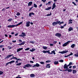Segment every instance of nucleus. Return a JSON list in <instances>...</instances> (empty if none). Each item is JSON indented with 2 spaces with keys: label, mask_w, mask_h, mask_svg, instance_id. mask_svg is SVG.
<instances>
[{
  "label": "nucleus",
  "mask_w": 78,
  "mask_h": 78,
  "mask_svg": "<svg viewBox=\"0 0 78 78\" xmlns=\"http://www.w3.org/2000/svg\"><path fill=\"white\" fill-rule=\"evenodd\" d=\"M32 4H33V2H29L28 4V6H30L32 5Z\"/></svg>",
  "instance_id": "nucleus-7"
},
{
  "label": "nucleus",
  "mask_w": 78,
  "mask_h": 78,
  "mask_svg": "<svg viewBox=\"0 0 78 78\" xmlns=\"http://www.w3.org/2000/svg\"><path fill=\"white\" fill-rule=\"evenodd\" d=\"M46 0H42L41 2H43V3H45L46 2Z\"/></svg>",
  "instance_id": "nucleus-40"
},
{
  "label": "nucleus",
  "mask_w": 78,
  "mask_h": 78,
  "mask_svg": "<svg viewBox=\"0 0 78 78\" xmlns=\"http://www.w3.org/2000/svg\"><path fill=\"white\" fill-rule=\"evenodd\" d=\"M73 69H75V68H76V66H73Z\"/></svg>",
  "instance_id": "nucleus-57"
},
{
  "label": "nucleus",
  "mask_w": 78,
  "mask_h": 78,
  "mask_svg": "<svg viewBox=\"0 0 78 78\" xmlns=\"http://www.w3.org/2000/svg\"><path fill=\"white\" fill-rule=\"evenodd\" d=\"M31 13L32 15H34V13L33 12H30Z\"/></svg>",
  "instance_id": "nucleus-59"
},
{
  "label": "nucleus",
  "mask_w": 78,
  "mask_h": 78,
  "mask_svg": "<svg viewBox=\"0 0 78 78\" xmlns=\"http://www.w3.org/2000/svg\"><path fill=\"white\" fill-rule=\"evenodd\" d=\"M73 21V20H70L69 21V22H72Z\"/></svg>",
  "instance_id": "nucleus-60"
},
{
  "label": "nucleus",
  "mask_w": 78,
  "mask_h": 78,
  "mask_svg": "<svg viewBox=\"0 0 78 78\" xmlns=\"http://www.w3.org/2000/svg\"><path fill=\"white\" fill-rule=\"evenodd\" d=\"M26 26L27 27H29L30 26V22L27 21L26 23Z\"/></svg>",
  "instance_id": "nucleus-2"
},
{
  "label": "nucleus",
  "mask_w": 78,
  "mask_h": 78,
  "mask_svg": "<svg viewBox=\"0 0 78 78\" xmlns=\"http://www.w3.org/2000/svg\"><path fill=\"white\" fill-rule=\"evenodd\" d=\"M25 44V41H23L22 43H21L19 44V45H24Z\"/></svg>",
  "instance_id": "nucleus-17"
},
{
  "label": "nucleus",
  "mask_w": 78,
  "mask_h": 78,
  "mask_svg": "<svg viewBox=\"0 0 78 78\" xmlns=\"http://www.w3.org/2000/svg\"><path fill=\"white\" fill-rule=\"evenodd\" d=\"M67 52V51H62L59 52V53H61V54H64V53H66Z\"/></svg>",
  "instance_id": "nucleus-6"
},
{
  "label": "nucleus",
  "mask_w": 78,
  "mask_h": 78,
  "mask_svg": "<svg viewBox=\"0 0 78 78\" xmlns=\"http://www.w3.org/2000/svg\"><path fill=\"white\" fill-rule=\"evenodd\" d=\"M30 63H34V62L33 61H30Z\"/></svg>",
  "instance_id": "nucleus-58"
},
{
  "label": "nucleus",
  "mask_w": 78,
  "mask_h": 78,
  "mask_svg": "<svg viewBox=\"0 0 78 78\" xmlns=\"http://www.w3.org/2000/svg\"><path fill=\"white\" fill-rule=\"evenodd\" d=\"M77 72V71L76 70H73V73H76Z\"/></svg>",
  "instance_id": "nucleus-22"
},
{
  "label": "nucleus",
  "mask_w": 78,
  "mask_h": 78,
  "mask_svg": "<svg viewBox=\"0 0 78 78\" xmlns=\"http://www.w3.org/2000/svg\"><path fill=\"white\" fill-rule=\"evenodd\" d=\"M19 36L20 37H23V35H22V34L20 35Z\"/></svg>",
  "instance_id": "nucleus-48"
},
{
  "label": "nucleus",
  "mask_w": 78,
  "mask_h": 78,
  "mask_svg": "<svg viewBox=\"0 0 78 78\" xmlns=\"http://www.w3.org/2000/svg\"><path fill=\"white\" fill-rule=\"evenodd\" d=\"M51 9V7H50L45 9V10H49V9Z\"/></svg>",
  "instance_id": "nucleus-14"
},
{
  "label": "nucleus",
  "mask_w": 78,
  "mask_h": 78,
  "mask_svg": "<svg viewBox=\"0 0 78 78\" xmlns=\"http://www.w3.org/2000/svg\"><path fill=\"white\" fill-rule=\"evenodd\" d=\"M50 50L47 51V53H49V54H51V55H53V53H50Z\"/></svg>",
  "instance_id": "nucleus-23"
},
{
  "label": "nucleus",
  "mask_w": 78,
  "mask_h": 78,
  "mask_svg": "<svg viewBox=\"0 0 78 78\" xmlns=\"http://www.w3.org/2000/svg\"><path fill=\"white\" fill-rule=\"evenodd\" d=\"M58 23L59 25H61V22H60V21H59L58 22Z\"/></svg>",
  "instance_id": "nucleus-39"
},
{
  "label": "nucleus",
  "mask_w": 78,
  "mask_h": 78,
  "mask_svg": "<svg viewBox=\"0 0 78 78\" xmlns=\"http://www.w3.org/2000/svg\"><path fill=\"white\" fill-rule=\"evenodd\" d=\"M42 52L44 53H47V51H42Z\"/></svg>",
  "instance_id": "nucleus-32"
},
{
  "label": "nucleus",
  "mask_w": 78,
  "mask_h": 78,
  "mask_svg": "<svg viewBox=\"0 0 78 78\" xmlns=\"http://www.w3.org/2000/svg\"><path fill=\"white\" fill-rule=\"evenodd\" d=\"M14 59H16V60H17V57H15V58H14Z\"/></svg>",
  "instance_id": "nucleus-54"
},
{
  "label": "nucleus",
  "mask_w": 78,
  "mask_h": 78,
  "mask_svg": "<svg viewBox=\"0 0 78 78\" xmlns=\"http://www.w3.org/2000/svg\"><path fill=\"white\" fill-rule=\"evenodd\" d=\"M22 50H23V48L18 49L17 52H19V51H20Z\"/></svg>",
  "instance_id": "nucleus-15"
},
{
  "label": "nucleus",
  "mask_w": 78,
  "mask_h": 78,
  "mask_svg": "<svg viewBox=\"0 0 78 78\" xmlns=\"http://www.w3.org/2000/svg\"><path fill=\"white\" fill-rule=\"evenodd\" d=\"M72 23H73L72 22H69L68 23H69V24H72Z\"/></svg>",
  "instance_id": "nucleus-55"
},
{
  "label": "nucleus",
  "mask_w": 78,
  "mask_h": 78,
  "mask_svg": "<svg viewBox=\"0 0 78 78\" xmlns=\"http://www.w3.org/2000/svg\"><path fill=\"white\" fill-rule=\"evenodd\" d=\"M76 45L75 44H73L72 45H71V48H74V47H75Z\"/></svg>",
  "instance_id": "nucleus-19"
},
{
  "label": "nucleus",
  "mask_w": 78,
  "mask_h": 78,
  "mask_svg": "<svg viewBox=\"0 0 78 78\" xmlns=\"http://www.w3.org/2000/svg\"><path fill=\"white\" fill-rule=\"evenodd\" d=\"M36 50V49L34 48H32V50H30V51H32V52H33L34 51H35Z\"/></svg>",
  "instance_id": "nucleus-24"
},
{
  "label": "nucleus",
  "mask_w": 78,
  "mask_h": 78,
  "mask_svg": "<svg viewBox=\"0 0 78 78\" xmlns=\"http://www.w3.org/2000/svg\"><path fill=\"white\" fill-rule=\"evenodd\" d=\"M67 71L69 72H72V69H69L67 70Z\"/></svg>",
  "instance_id": "nucleus-29"
},
{
  "label": "nucleus",
  "mask_w": 78,
  "mask_h": 78,
  "mask_svg": "<svg viewBox=\"0 0 78 78\" xmlns=\"http://www.w3.org/2000/svg\"><path fill=\"white\" fill-rule=\"evenodd\" d=\"M16 16H20V13L19 12H18V13L16 14Z\"/></svg>",
  "instance_id": "nucleus-30"
},
{
  "label": "nucleus",
  "mask_w": 78,
  "mask_h": 78,
  "mask_svg": "<svg viewBox=\"0 0 78 78\" xmlns=\"http://www.w3.org/2000/svg\"><path fill=\"white\" fill-rule=\"evenodd\" d=\"M72 30H73V28L72 27H70L68 29L69 31H71Z\"/></svg>",
  "instance_id": "nucleus-16"
},
{
  "label": "nucleus",
  "mask_w": 78,
  "mask_h": 78,
  "mask_svg": "<svg viewBox=\"0 0 78 78\" xmlns=\"http://www.w3.org/2000/svg\"><path fill=\"white\" fill-rule=\"evenodd\" d=\"M69 65L70 66H71V65H72V62H69Z\"/></svg>",
  "instance_id": "nucleus-47"
},
{
  "label": "nucleus",
  "mask_w": 78,
  "mask_h": 78,
  "mask_svg": "<svg viewBox=\"0 0 78 78\" xmlns=\"http://www.w3.org/2000/svg\"><path fill=\"white\" fill-rule=\"evenodd\" d=\"M40 63L41 64H44V62H40Z\"/></svg>",
  "instance_id": "nucleus-44"
},
{
  "label": "nucleus",
  "mask_w": 78,
  "mask_h": 78,
  "mask_svg": "<svg viewBox=\"0 0 78 78\" xmlns=\"http://www.w3.org/2000/svg\"><path fill=\"white\" fill-rule=\"evenodd\" d=\"M14 62H15V61L14 60H13L11 61V62H12V63H14Z\"/></svg>",
  "instance_id": "nucleus-52"
},
{
  "label": "nucleus",
  "mask_w": 78,
  "mask_h": 78,
  "mask_svg": "<svg viewBox=\"0 0 78 78\" xmlns=\"http://www.w3.org/2000/svg\"><path fill=\"white\" fill-rule=\"evenodd\" d=\"M55 36H57V37H61V34H60V33H57L55 34Z\"/></svg>",
  "instance_id": "nucleus-4"
},
{
  "label": "nucleus",
  "mask_w": 78,
  "mask_h": 78,
  "mask_svg": "<svg viewBox=\"0 0 78 78\" xmlns=\"http://www.w3.org/2000/svg\"><path fill=\"white\" fill-rule=\"evenodd\" d=\"M64 68L65 69H68V67H67V64H65L64 66Z\"/></svg>",
  "instance_id": "nucleus-11"
},
{
  "label": "nucleus",
  "mask_w": 78,
  "mask_h": 78,
  "mask_svg": "<svg viewBox=\"0 0 78 78\" xmlns=\"http://www.w3.org/2000/svg\"><path fill=\"white\" fill-rule=\"evenodd\" d=\"M42 6V4H41L40 5H39V6L40 7H41V6Z\"/></svg>",
  "instance_id": "nucleus-51"
},
{
  "label": "nucleus",
  "mask_w": 78,
  "mask_h": 78,
  "mask_svg": "<svg viewBox=\"0 0 78 78\" xmlns=\"http://www.w3.org/2000/svg\"><path fill=\"white\" fill-rule=\"evenodd\" d=\"M18 41H19V42H22V41L21 39L19 40Z\"/></svg>",
  "instance_id": "nucleus-45"
},
{
  "label": "nucleus",
  "mask_w": 78,
  "mask_h": 78,
  "mask_svg": "<svg viewBox=\"0 0 78 78\" xmlns=\"http://www.w3.org/2000/svg\"><path fill=\"white\" fill-rule=\"evenodd\" d=\"M12 42H16V41L15 40L14 41H12Z\"/></svg>",
  "instance_id": "nucleus-61"
},
{
  "label": "nucleus",
  "mask_w": 78,
  "mask_h": 78,
  "mask_svg": "<svg viewBox=\"0 0 78 78\" xmlns=\"http://www.w3.org/2000/svg\"><path fill=\"white\" fill-rule=\"evenodd\" d=\"M71 55H73V53L72 52H71L69 55H68V56H71Z\"/></svg>",
  "instance_id": "nucleus-42"
},
{
  "label": "nucleus",
  "mask_w": 78,
  "mask_h": 78,
  "mask_svg": "<svg viewBox=\"0 0 78 78\" xmlns=\"http://www.w3.org/2000/svg\"><path fill=\"white\" fill-rule=\"evenodd\" d=\"M34 6L35 8H37V6L35 4H34Z\"/></svg>",
  "instance_id": "nucleus-31"
},
{
  "label": "nucleus",
  "mask_w": 78,
  "mask_h": 78,
  "mask_svg": "<svg viewBox=\"0 0 78 78\" xmlns=\"http://www.w3.org/2000/svg\"><path fill=\"white\" fill-rule=\"evenodd\" d=\"M43 48L44 49V50H46V49H47V47L46 46H43Z\"/></svg>",
  "instance_id": "nucleus-25"
},
{
  "label": "nucleus",
  "mask_w": 78,
  "mask_h": 78,
  "mask_svg": "<svg viewBox=\"0 0 78 78\" xmlns=\"http://www.w3.org/2000/svg\"><path fill=\"white\" fill-rule=\"evenodd\" d=\"M9 22H11L12 21V19H10L8 20Z\"/></svg>",
  "instance_id": "nucleus-37"
},
{
  "label": "nucleus",
  "mask_w": 78,
  "mask_h": 78,
  "mask_svg": "<svg viewBox=\"0 0 78 78\" xmlns=\"http://www.w3.org/2000/svg\"><path fill=\"white\" fill-rule=\"evenodd\" d=\"M29 50H30V48H27L25 49V50H26V51Z\"/></svg>",
  "instance_id": "nucleus-41"
},
{
  "label": "nucleus",
  "mask_w": 78,
  "mask_h": 78,
  "mask_svg": "<svg viewBox=\"0 0 78 78\" xmlns=\"http://www.w3.org/2000/svg\"><path fill=\"white\" fill-rule=\"evenodd\" d=\"M23 23V22H21L19 23L18 24H16V25H10L8 26L7 27L8 28H14V27H17L18 26H19L20 25H21V24H22Z\"/></svg>",
  "instance_id": "nucleus-1"
},
{
  "label": "nucleus",
  "mask_w": 78,
  "mask_h": 78,
  "mask_svg": "<svg viewBox=\"0 0 78 78\" xmlns=\"http://www.w3.org/2000/svg\"><path fill=\"white\" fill-rule=\"evenodd\" d=\"M16 78H22V77H16Z\"/></svg>",
  "instance_id": "nucleus-64"
},
{
  "label": "nucleus",
  "mask_w": 78,
  "mask_h": 78,
  "mask_svg": "<svg viewBox=\"0 0 78 78\" xmlns=\"http://www.w3.org/2000/svg\"><path fill=\"white\" fill-rule=\"evenodd\" d=\"M11 57V55H7V56L6 57V58L7 59H8V58H10V57Z\"/></svg>",
  "instance_id": "nucleus-20"
},
{
  "label": "nucleus",
  "mask_w": 78,
  "mask_h": 78,
  "mask_svg": "<svg viewBox=\"0 0 78 78\" xmlns=\"http://www.w3.org/2000/svg\"><path fill=\"white\" fill-rule=\"evenodd\" d=\"M51 53H53L54 55H55V51L54 50L53 51H51Z\"/></svg>",
  "instance_id": "nucleus-21"
},
{
  "label": "nucleus",
  "mask_w": 78,
  "mask_h": 78,
  "mask_svg": "<svg viewBox=\"0 0 78 78\" xmlns=\"http://www.w3.org/2000/svg\"><path fill=\"white\" fill-rule=\"evenodd\" d=\"M50 45L51 46H53V44H50Z\"/></svg>",
  "instance_id": "nucleus-62"
},
{
  "label": "nucleus",
  "mask_w": 78,
  "mask_h": 78,
  "mask_svg": "<svg viewBox=\"0 0 78 78\" xmlns=\"http://www.w3.org/2000/svg\"><path fill=\"white\" fill-rule=\"evenodd\" d=\"M53 43L54 44H56V43H57V41H54L53 42Z\"/></svg>",
  "instance_id": "nucleus-50"
},
{
  "label": "nucleus",
  "mask_w": 78,
  "mask_h": 78,
  "mask_svg": "<svg viewBox=\"0 0 78 78\" xmlns=\"http://www.w3.org/2000/svg\"><path fill=\"white\" fill-rule=\"evenodd\" d=\"M22 35H23V37H25V36H26V34H25L23 32H22Z\"/></svg>",
  "instance_id": "nucleus-18"
},
{
  "label": "nucleus",
  "mask_w": 78,
  "mask_h": 78,
  "mask_svg": "<svg viewBox=\"0 0 78 78\" xmlns=\"http://www.w3.org/2000/svg\"><path fill=\"white\" fill-rule=\"evenodd\" d=\"M29 43H31L32 44H34V42L32 41H30Z\"/></svg>",
  "instance_id": "nucleus-36"
},
{
  "label": "nucleus",
  "mask_w": 78,
  "mask_h": 78,
  "mask_svg": "<svg viewBox=\"0 0 78 78\" xmlns=\"http://www.w3.org/2000/svg\"><path fill=\"white\" fill-rule=\"evenodd\" d=\"M3 73V71H0V75H2Z\"/></svg>",
  "instance_id": "nucleus-33"
},
{
  "label": "nucleus",
  "mask_w": 78,
  "mask_h": 78,
  "mask_svg": "<svg viewBox=\"0 0 78 78\" xmlns=\"http://www.w3.org/2000/svg\"><path fill=\"white\" fill-rule=\"evenodd\" d=\"M25 67H27L28 68H29V67H31L32 66V65H30V64H26L25 66Z\"/></svg>",
  "instance_id": "nucleus-5"
},
{
  "label": "nucleus",
  "mask_w": 78,
  "mask_h": 78,
  "mask_svg": "<svg viewBox=\"0 0 78 78\" xmlns=\"http://www.w3.org/2000/svg\"><path fill=\"white\" fill-rule=\"evenodd\" d=\"M59 62H63L64 60H63L61 59L59 61Z\"/></svg>",
  "instance_id": "nucleus-35"
},
{
  "label": "nucleus",
  "mask_w": 78,
  "mask_h": 78,
  "mask_svg": "<svg viewBox=\"0 0 78 78\" xmlns=\"http://www.w3.org/2000/svg\"><path fill=\"white\" fill-rule=\"evenodd\" d=\"M61 28V29H62V28H64V26H61L60 27Z\"/></svg>",
  "instance_id": "nucleus-49"
},
{
  "label": "nucleus",
  "mask_w": 78,
  "mask_h": 78,
  "mask_svg": "<svg viewBox=\"0 0 78 78\" xmlns=\"http://www.w3.org/2000/svg\"><path fill=\"white\" fill-rule=\"evenodd\" d=\"M22 63H19L18 64H16V66H20V65H21Z\"/></svg>",
  "instance_id": "nucleus-28"
},
{
  "label": "nucleus",
  "mask_w": 78,
  "mask_h": 78,
  "mask_svg": "<svg viewBox=\"0 0 78 78\" xmlns=\"http://www.w3.org/2000/svg\"><path fill=\"white\" fill-rule=\"evenodd\" d=\"M54 64L55 65H57V64H58L59 63L58 62V61H55L54 62Z\"/></svg>",
  "instance_id": "nucleus-13"
},
{
  "label": "nucleus",
  "mask_w": 78,
  "mask_h": 78,
  "mask_svg": "<svg viewBox=\"0 0 78 78\" xmlns=\"http://www.w3.org/2000/svg\"><path fill=\"white\" fill-rule=\"evenodd\" d=\"M76 57H78V52L74 55Z\"/></svg>",
  "instance_id": "nucleus-26"
},
{
  "label": "nucleus",
  "mask_w": 78,
  "mask_h": 78,
  "mask_svg": "<svg viewBox=\"0 0 78 78\" xmlns=\"http://www.w3.org/2000/svg\"><path fill=\"white\" fill-rule=\"evenodd\" d=\"M51 13H50V14H48L47 15V16H51Z\"/></svg>",
  "instance_id": "nucleus-34"
},
{
  "label": "nucleus",
  "mask_w": 78,
  "mask_h": 78,
  "mask_svg": "<svg viewBox=\"0 0 78 78\" xmlns=\"http://www.w3.org/2000/svg\"><path fill=\"white\" fill-rule=\"evenodd\" d=\"M50 62V61H46V62L47 63H48V62Z\"/></svg>",
  "instance_id": "nucleus-53"
},
{
  "label": "nucleus",
  "mask_w": 78,
  "mask_h": 78,
  "mask_svg": "<svg viewBox=\"0 0 78 78\" xmlns=\"http://www.w3.org/2000/svg\"><path fill=\"white\" fill-rule=\"evenodd\" d=\"M50 66V64L47 65L46 66V68H48V69H50V68L51 67V66Z\"/></svg>",
  "instance_id": "nucleus-10"
},
{
  "label": "nucleus",
  "mask_w": 78,
  "mask_h": 78,
  "mask_svg": "<svg viewBox=\"0 0 78 78\" xmlns=\"http://www.w3.org/2000/svg\"><path fill=\"white\" fill-rule=\"evenodd\" d=\"M35 76V75L34 74H31L30 75V77L32 78H34Z\"/></svg>",
  "instance_id": "nucleus-12"
},
{
  "label": "nucleus",
  "mask_w": 78,
  "mask_h": 78,
  "mask_svg": "<svg viewBox=\"0 0 78 78\" xmlns=\"http://www.w3.org/2000/svg\"><path fill=\"white\" fill-rule=\"evenodd\" d=\"M58 23V22H54L52 23V25L53 26H55V25H57Z\"/></svg>",
  "instance_id": "nucleus-9"
},
{
  "label": "nucleus",
  "mask_w": 78,
  "mask_h": 78,
  "mask_svg": "<svg viewBox=\"0 0 78 78\" xmlns=\"http://www.w3.org/2000/svg\"><path fill=\"white\" fill-rule=\"evenodd\" d=\"M12 36L11 35H9V38H11L12 37Z\"/></svg>",
  "instance_id": "nucleus-63"
},
{
  "label": "nucleus",
  "mask_w": 78,
  "mask_h": 78,
  "mask_svg": "<svg viewBox=\"0 0 78 78\" xmlns=\"http://www.w3.org/2000/svg\"><path fill=\"white\" fill-rule=\"evenodd\" d=\"M55 3H53L52 6V9H54L55 8V7H56V5H55Z\"/></svg>",
  "instance_id": "nucleus-8"
},
{
  "label": "nucleus",
  "mask_w": 78,
  "mask_h": 78,
  "mask_svg": "<svg viewBox=\"0 0 78 78\" xmlns=\"http://www.w3.org/2000/svg\"><path fill=\"white\" fill-rule=\"evenodd\" d=\"M32 15V14H31V12L30 13H29V16L30 17H31Z\"/></svg>",
  "instance_id": "nucleus-43"
},
{
  "label": "nucleus",
  "mask_w": 78,
  "mask_h": 78,
  "mask_svg": "<svg viewBox=\"0 0 78 78\" xmlns=\"http://www.w3.org/2000/svg\"><path fill=\"white\" fill-rule=\"evenodd\" d=\"M32 10V8H30V9H29V11H30L31 10Z\"/></svg>",
  "instance_id": "nucleus-56"
},
{
  "label": "nucleus",
  "mask_w": 78,
  "mask_h": 78,
  "mask_svg": "<svg viewBox=\"0 0 78 78\" xmlns=\"http://www.w3.org/2000/svg\"><path fill=\"white\" fill-rule=\"evenodd\" d=\"M36 67H39V66H40V65H39L38 63H36Z\"/></svg>",
  "instance_id": "nucleus-27"
},
{
  "label": "nucleus",
  "mask_w": 78,
  "mask_h": 78,
  "mask_svg": "<svg viewBox=\"0 0 78 78\" xmlns=\"http://www.w3.org/2000/svg\"><path fill=\"white\" fill-rule=\"evenodd\" d=\"M70 41H68L66 43H65L63 44V47H66L70 43Z\"/></svg>",
  "instance_id": "nucleus-3"
},
{
  "label": "nucleus",
  "mask_w": 78,
  "mask_h": 78,
  "mask_svg": "<svg viewBox=\"0 0 78 78\" xmlns=\"http://www.w3.org/2000/svg\"><path fill=\"white\" fill-rule=\"evenodd\" d=\"M0 48H3V47H4V45H1L0 46Z\"/></svg>",
  "instance_id": "nucleus-38"
},
{
  "label": "nucleus",
  "mask_w": 78,
  "mask_h": 78,
  "mask_svg": "<svg viewBox=\"0 0 78 78\" xmlns=\"http://www.w3.org/2000/svg\"><path fill=\"white\" fill-rule=\"evenodd\" d=\"M72 3H73V4H74V5H75V6H76V3H75V2H72Z\"/></svg>",
  "instance_id": "nucleus-46"
}]
</instances>
